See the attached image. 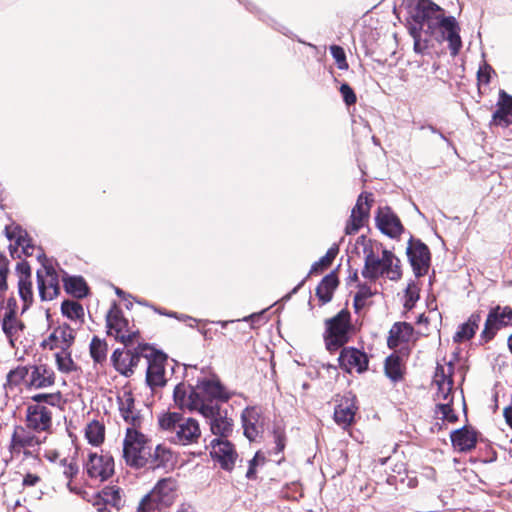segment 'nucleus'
Listing matches in <instances>:
<instances>
[{"label":"nucleus","mask_w":512,"mask_h":512,"mask_svg":"<svg viewBox=\"0 0 512 512\" xmlns=\"http://www.w3.org/2000/svg\"><path fill=\"white\" fill-rule=\"evenodd\" d=\"M176 496V481L172 478H164L157 482L155 487L146 494L138 506L140 512L161 510L170 506Z\"/></svg>","instance_id":"6"},{"label":"nucleus","mask_w":512,"mask_h":512,"mask_svg":"<svg viewBox=\"0 0 512 512\" xmlns=\"http://www.w3.org/2000/svg\"><path fill=\"white\" fill-rule=\"evenodd\" d=\"M62 273V281L65 291L77 298H82L87 294V285L81 276H69L65 271Z\"/></svg>","instance_id":"33"},{"label":"nucleus","mask_w":512,"mask_h":512,"mask_svg":"<svg viewBox=\"0 0 512 512\" xmlns=\"http://www.w3.org/2000/svg\"><path fill=\"white\" fill-rule=\"evenodd\" d=\"M375 220L378 229L390 238H396L403 232L400 219L389 207H380Z\"/></svg>","instance_id":"21"},{"label":"nucleus","mask_w":512,"mask_h":512,"mask_svg":"<svg viewBox=\"0 0 512 512\" xmlns=\"http://www.w3.org/2000/svg\"><path fill=\"white\" fill-rule=\"evenodd\" d=\"M1 326L10 345L15 348L17 343L21 342L25 328L24 323L17 317L3 316Z\"/></svg>","instance_id":"29"},{"label":"nucleus","mask_w":512,"mask_h":512,"mask_svg":"<svg viewBox=\"0 0 512 512\" xmlns=\"http://www.w3.org/2000/svg\"><path fill=\"white\" fill-rule=\"evenodd\" d=\"M366 305V302L365 301H359V302H356V296H354V307L355 309L358 311L360 309H362L364 306Z\"/></svg>","instance_id":"64"},{"label":"nucleus","mask_w":512,"mask_h":512,"mask_svg":"<svg viewBox=\"0 0 512 512\" xmlns=\"http://www.w3.org/2000/svg\"><path fill=\"white\" fill-rule=\"evenodd\" d=\"M512 124V96L500 90L496 110L490 121L491 126L508 127Z\"/></svg>","instance_id":"25"},{"label":"nucleus","mask_w":512,"mask_h":512,"mask_svg":"<svg viewBox=\"0 0 512 512\" xmlns=\"http://www.w3.org/2000/svg\"><path fill=\"white\" fill-rule=\"evenodd\" d=\"M385 374L394 382L402 378V364L398 355L392 354L386 358Z\"/></svg>","instance_id":"41"},{"label":"nucleus","mask_w":512,"mask_h":512,"mask_svg":"<svg viewBox=\"0 0 512 512\" xmlns=\"http://www.w3.org/2000/svg\"><path fill=\"white\" fill-rule=\"evenodd\" d=\"M407 256L417 277L427 273L430 264V252L424 243L411 238L407 247Z\"/></svg>","instance_id":"15"},{"label":"nucleus","mask_w":512,"mask_h":512,"mask_svg":"<svg viewBox=\"0 0 512 512\" xmlns=\"http://www.w3.org/2000/svg\"><path fill=\"white\" fill-rule=\"evenodd\" d=\"M114 368L122 375L128 377L131 375V360L128 350L116 349L111 357Z\"/></svg>","instance_id":"38"},{"label":"nucleus","mask_w":512,"mask_h":512,"mask_svg":"<svg viewBox=\"0 0 512 512\" xmlns=\"http://www.w3.org/2000/svg\"><path fill=\"white\" fill-rule=\"evenodd\" d=\"M63 466V475L71 481L78 473V466L73 460L63 459L61 461Z\"/></svg>","instance_id":"49"},{"label":"nucleus","mask_w":512,"mask_h":512,"mask_svg":"<svg viewBox=\"0 0 512 512\" xmlns=\"http://www.w3.org/2000/svg\"><path fill=\"white\" fill-rule=\"evenodd\" d=\"M355 411L356 407L353 400L351 398L344 397L335 407L334 420L337 424L345 428L353 422Z\"/></svg>","instance_id":"30"},{"label":"nucleus","mask_w":512,"mask_h":512,"mask_svg":"<svg viewBox=\"0 0 512 512\" xmlns=\"http://www.w3.org/2000/svg\"><path fill=\"white\" fill-rule=\"evenodd\" d=\"M5 234L10 241L15 242L14 246L10 244V251L12 256L19 252V248L21 249V253L25 256L33 255L36 248L32 245L31 239L28 237L26 231H24L21 227L17 225L6 226Z\"/></svg>","instance_id":"22"},{"label":"nucleus","mask_w":512,"mask_h":512,"mask_svg":"<svg viewBox=\"0 0 512 512\" xmlns=\"http://www.w3.org/2000/svg\"><path fill=\"white\" fill-rule=\"evenodd\" d=\"M413 327L406 322H396L389 331L387 345L391 349L397 348L403 343H407L413 336Z\"/></svg>","instance_id":"28"},{"label":"nucleus","mask_w":512,"mask_h":512,"mask_svg":"<svg viewBox=\"0 0 512 512\" xmlns=\"http://www.w3.org/2000/svg\"><path fill=\"white\" fill-rule=\"evenodd\" d=\"M451 442L454 448L464 452L475 447L477 438L473 431L463 427L451 433Z\"/></svg>","instance_id":"32"},{"label":"nucleus","mask_w":512,"mask_h":512,"mask_svg":"<svg viewBox=\"0 0 512 512\" xmlns=\"http://www.w3.org/2000/svg\"><path fill=\"white\" fill-rule=\"evenodd\" d=\"M85 438L93 446H100L105 439V426L98 420L89 422L85 428Z\"/></svg>","instance_id":"37"},{"label":"nucleus","mask_w":512,"mask_h":512,"mask_svg":"<svg viewBox=\"0 0 512 512\" xmlns=\"http://www.w3.org/2000/svg\"><path fill=\"white\" fill-rule=\"evenodd\" d=\"M129 358L131 360V375L133 374V369L136 367L141 359L140 355L138 353H134L130 350H128Z\"/></svg>","instance_id":"61"},{"label":"nucleus","mask_w":512,"mask_h":512,"mask_svg":"<svg viewBox=\"0 0 512 512\" xmlns=\"http://www.w3.org/2000/svg\"><path fill=\"white\" fill-rule=\"evenodd\" d=\"M93 505L96 508L97 512H110V511H108V508H107V506L109 504L104 502L103 500H101L100 495L98 496V499L96 500V502Z\"/></svg>","instance_id":"60"},{"label":"nucleus","mask_w":512,"mask_h":512,"mask_svg":"<svg viewBox=\"0 0 512 512\" xmlns=\"http://www.w3.org/2000/svg\"><path fill=\"white\" fill-rule=\"evenodd\" d=\"M325 327L324 337L327 349L331 352L339 349L348 342L352 330L349 311L343 309L334 317L327 319Z\"/></svg>","instance_id":"7"},{"label":"nucleus","mask_w":512,"mask_h":512,"mask_svg":"<svg viewBox=\"0 0 512 512\" xmlns=\"http://www.w3.org/2000/svg\"><path fill=\"white\" fill-rule=\"evenodd\" d=\"M276 443H277V449L278 451H282L284 449V438L283 436L278 433L275 435Z\"/></svg>","instance_id":"63"},{"label":"nucleus","mask_w":512,"mask_h":512,"mask_svg":"<svg viewBox=\"0 0 512 512\" xmlns=\"http://www.w3.org/2000/svg\"><path fill=\"white\" fill-rule=\"evenodd\" d=\"M329 266L330 263L323 256L311 266L309 274L319 273Z\"/></svg>","instance_id":"56"},{"label":"nucleus","mask_w":512,"mask_h":512,"mask_svg":"<svg viewBox=\"0 0 512 512\" xmlns=\"http://www.w3.org/2000/svg\"><path fill=\"white\" fill-rule=\"evenodd\" d=\"M173 398L175 404L181 409L197 411L201 415H212L213 413L212 406H205L203 401L199 398L196 386L191 387L184 383H179L174 388Z\"/></svg>","instance_id":"10"},{"label":"nucleus","mask_w":512,"mask_h":512,"mask_svg":"<svg viewBox=\"0 0 512 512\" xmlns=\"http://www.w3.org/2000/svg\"><path fill=\"white\" fill-rule=\"evenodd\" d=\"M210 446L211 457L220 464L221 468L231 471L238 458L232 443L227 439L214 438L211 440Z\"/></svg>","instance_id":"16"},{"label":"nucleus","mask_w":512,"mask_h":512,"mask_svg":"<svg viewBox=\"0 0 512 512\" xmlns=\"http://www.w3.org/2000/svg\"><path fill=\"white\" fill-rule=\"evenodd\" d=\"M492 68L487 64L481 66L477 72V79L479 84H488L490 82Z\"/></svg>","instance_id":"53"},{"label":"nucleus","mask_w":512,"mask_h":512,"mask_svg":"<svg viewBox=\"0 0 512 512\" xmlns=\"http://www.w3.org/2000/svg\"><path fill=\"white\" fill-rule=\"evenodd\" d=\"M503 415L506 423L512 428V407H506L503 411Z\"/></svg>","instance_id":"62"},{"label":"nucleus","mask_w":512,"mask_h":512,"mask_svg":"<svg viewBox=\"0 0 512 512\" xmlns=\"http://www.w3.org/2000/svg\"><path fill=\"white\" fill-rule=\"evenodd\" d=\"M330 53L333 56V58L337 64V67L339 69H341V70L348 69V63L346 61L345 51L342 47L337 46V45H332L330 47Z\"/></svg>","instance_id":"48"},{"label":"nucleus","mask_w":512,"mask_h":512,"mask_svg":"<svg viewBox=\"0 0 512 512\" xmlns=\"http://www.w3.org/2000/svg\"><path fill=\"white\" fill-rule=\"evenodd\" d=\"M339 252V246L337 244H333L324 255V258L332 264L333 260L336 258L337 254Z\"/></svg>","instance_id":"59"},{"label":"nucleus","mask_w":512,"mask_h":512,"mask_svg":"<svg viewBox=\"0 0 512 512\" xmlns=\"http://www.w3.org/2000/svg\"><path fill=\"white\" fill-rule=\"evenodd\" d=\"M265 457L257 452L254 457L249 461V468L246 472V477L248 479H253L256 474V466L264 463Z\"/></svg>","instance_id":"50"},{"label":"nucleus","mask_w":512,"mask_h":512,"mask_svg":"<svg viewBox=\"0 0 512 512\" xmlns=\"http://www.w3.org/2000/svg\"><path fill=\"white\" fill-rule=\"evenodd\" d=\"M101 500L108 503L110 506L114 508H119L121 505V494L120 490L115 487H110L104 489L100 494Z\"/></svg>","instance_id":"44"},{"label":"nucleus","mask_w":512,"mask_h":512,"mask_svg":"<svg viewBox=\"0 0 512 512\" xmlns=\"http://www.w3.org/2000/svg\"><path fill=\"white\" fill-rule=\"evenodd\" d=\"M365 262L362 276L369 281H376L381 276H386L392 281L401 278L400 260L389 250L381 246L364 247Z\"/></svg>","instance_id":"2"},{"label":"nucleus","mask_w":512,"mask_h":512,"mask_svg":"<svg viewBox=\"0 0 512 512\" xmlns=\"http://www.w3.org/2000/svg\"><path fill=\"white\" fill-rule=\"evenodd\" d=\"M17 272L19 274V280H30L31 279V268L27 262H21L17 265Z\"/></svg>","instance_id":"54"},{"label":"nucleus","mask_w":512,"mask_h":512,"mask_svg":"<svg viewBox=\"0 0 512 512\" xmlns=\"http://www.w3.org/2000/svg\"><path fill=\"white\" fill-rule=\"evenodd\" d=\"M338 360L340 366L349 373H362L368 367L367 355L356 348H343Z\"/></svg>","instance_id":"23"},{"label":"nucleus","mask_w":512,"mask_h":512,"mask_svg":"<svg viewBox=\"0 0 512 512\" xmlns=\"http://www.w3.org/2000/svg\"><path fill=\"white\" fill-rule=\"evenodd\" d=\"M34 404L27 406V427L36 432H47L52 427L51 407L61 404L62 396L57 393H39L31 397Z\"/></svg>","instance_id":"3"},{"label":"nucleus","mask_w":512,"mask_h":512,"mask_svg":"<svg viewBox=\"0 0 512 512\" xmlns=\"http://www.w3.org/2000/svg\"><path fill=\"white\" fill-rule=\"evenodd\" d=\"M29 377L26 380V386L30 389H42L50 387L55 382L53 370L46 365L29 366Z\"/></svg>","instance_id":"26"},{"label":"nucleus","mask_w":512,"mask_h":512,"mask_svg":"<svg viewBox=\"0 0 512 512\" xmlns=\"http://www.w3.org/2000/svg\"><path fill=\"white\" fill-rule=\"evenodd\" d=\"M174 456L170 448L165 445L159 444L155 447L154 451H151V460L147 466L150 468L167 467L172 465Z\"/></svg>","instance_id":"34"},{"label":"nucleus","mask_w":512,"mask_h":512,"mask_svg":"<svg viewBox=\"0 0 512 512\" xmlns=\"http://www.w3.org/2000/svg\"><path fill=\"white\" fill-rule=\"evenodd\" d=\"M408 29L414 40V51L418 54L427 49L429 37L437 31V40L448 42L452 56H456L462 47L457 20L453 16H444L441 7L431 0H418L412 10Z\"/></svg>","instance_id":"1"},{"label":"nucleus","mask_w":512,"mask_h":512,"mask_svg":"<svg viewBox=\"0 0 512 512\" xmlns=\"http://www.w3.org/2000/svg\"><path fill=\"white\" fill-rule=\"evenodd\" d=\"M37 285L39 296L42 301H51L60 293V276L55 268L46 263L37 270Z\"/></svg>","instance_id":"11"},{"label":"nucleus","mask_w":512,"mask_h":512,"mask_svg":"<svg viewBox=\"0 0 512 512\" xmlns=\"http://www.w3.org/2000/svg\"><path fill=\"white\" fill-rule=\"evenodd\" d=\"M90 354L95 362L101 363L104 361L107 354L106 342L98 337H94L90 343Z\"/></svg>","instance_id":"43"},{"label":"nucleus","mask_w":512,"mask_h":512,"mask_svg":"<svg viewBox=\"0 0 512 512\" xmlns=\"http://www.w3.org/2000/svg\"><path fill=\"white\" fill-rule=\"evenodd\" d=\"M29 366H18L7 374V383L10 386H18L22 383L26 384L29 377Z\"/></svg>","instance_id":"42"},{"label":"nucleus","mask_w":512,"mask_h":512,"mask_svg":"<svg viewBox=\"0 0 512 512\" xmlns=\"http://www.w3.org/2000/svg\"><path fill=\"white\" fill-rule=\"evenodd\" d=\"M108 334L114 336L124 345H131L138 338L137 331H131L128 320L123 317L121 309L114 304L106 316Z\"/></svg>","instance_id":"8"},{"label":"nucleus","mask_w":512,"mask_h":512,"mask_svg":"<svg viewBox=\"0 0 512 512\" xmlns=\"http://www.w3.org/2000/svg\"><path fill=\"white\" fill-rule=\"evenodd\" d=\"M145 351H149V353L145 354V358L147 360V371H146V382L152 388L162 387L166 384L165 378V363L167 357L164 353L160 351H156L154 349H150L148 347L144 348Z\"/></svg>","instance_id":"12"},{"label":"nucleus","mask_w":512,"mask_h":512,"mask_svg":"<svg viewBox=\"0 0 512 512\" xmlns=\"http://www.w3.org/2000/svg\"><path fill=\"white\" fill-rule=\"evenodd\" d=\"M41 443L42 440L38 436L20 427L12 435L10 448L12 452L20 453L21 450L35 449Z\"/></svg>","instance_id":"27"},{"label":"nucleus","mask_w":512,"mask_h":512,"mask_svg":"<svg viewBox=\"0 0 512 512\" xmlns=\"http://www.w3.org/2000/svg\"><path fill=\"white\" fill-rule=\"evenodd\" d=\"M340 93L343 97L344 102L347 105H352V104L356 103V100H357L356 95H355L354 91L352 90V88L347 83H343L341 85Z\"/></svg>","instance_id":"52"},{"label":"nucleus","mask_w":512,"mask_h":512,"mask_svg":"<svg viewBox=\"0 0 512 512\" xmlns=\"http://www.w3.org/2000/svg\"><path fill=\"white\" fill-rule=\"evenodd\" d=\"M375 294V292H373L371 290V287L368 286L367 284L365 283H360L358 284V291L357 293L355 294L356 296V302H359V301H367L369 298H371L373 295Z\"/></svg>","instance_id":"51"},{"label":"nucleus","mask_w":512,"mask_h":512,"mask_svg":"<svg viewBox=\"0 0 512 512\" xmlns=\"http://www.w3.org/2000/svg\"><path fill=\"white\" fill-rule=\"evenodd\" d=\"M196 391L205 406H212L213 413L217 412L218 402H226L231 393L216 378L203 379L197 382Z\"/></svg>","instance_id":"9"},{"label":"nucleus","mask_w":512,"mask_h":512,"mask_svg":"<svg viewBox=\"0 0 512 512\" xmlns=\"http://www.w3.org/2000/svg\"><path fill=\"white\" fill-rule=\"evenodd\" d=\"M54 356L57 369L60 372L67 374L76 370V365L71 356V349L56 351Z\"/></svg>","instance_id":"40"},{"label":"nucleus","mask_w":512,"mask_h":512,"mask_svg":"<svg viewBox=\"0 0 512 512\" xmlns=\"http://www.w3.org/2000/svg\"><path fill=\"white\" fill-rule=\"evenodd\" d=\"M7 273V267L3 264H0V292H3L7 289Z\"/></svg>","instance_id":"58"},{"label":"nucleus","mask_w":512,"mask_h":512,"mask_svg":"<svg viewBox=\"0 0 512 512\" xmlns=\"http://www.w3.org/2000/svg\"><path fill=\"white\" fill-rule=\"evenodd\" d=\"M436 401H438L435 409V415L443 422L454 423L458 417L452 409L453 403V382H447L436 385Z\"/></svg>","instance_id":"14"},{"label":"nucleus","mask_w":512,"mask_h":512,"mask_svg":"<svg viewBox=\"0 0 512 512\" xmlns=\"http://www.w3.org/2000/svg\"><path fill=\"white\" fill-rule=\"evenodd\" d=\"M418 299H419V288L414 282H411L408 284V286L405 290L404 306L407 309H411L415 305V303Z\"/></svg>","instance_id":"47"},{"label":"nucleus","mask_w":512,"mask_h":512,"mask_svg":"<svg viewBox=\"0 0 512 512\" xmlns=\"http://www.w3.org/2000/svg\"><path fill=\"white\" fill-rule=\"evenodd\" d=\"M511 322L512 309L510 307L497 306L493 308L486 319L482 337L486 340L492 339L500 328L509 325Z\"/></svg>","instance_id":"18"},{"label":"nucleus","mask_w":512,"mask_h":512,"mask_svg":"<svg viewBox=\"0 0 512 512\" xmlns=\"http://www.w3.org/2000/svg\"><path fill=\"white\" fill-rule=\"evenodd\" d=\"M123 458L132 468H143L151 460L150 439L139 429L127 428L123 440Z\"/></svg>","instance_id":"5"},{"label":"nucleus","mask_w":512,"mask_h":512,"mask_svg":"<svg viewBox=\"0 0 512 512\" xmlns=\"http://www.w3.org/2000/svg\"><path fill=\"white\" fill-rule=\"evenodd\" d=\"M17 301L14 297H11L7 300L6 306H5V313L3 316H10V317H17Z\"/></svg>","instance_id":"55"},{"label":"nucleus","mask_w":512,"mask_h":512,"mask_svg":"<svg viewBox=\"0 0 512 512\" xmlns=\"http://www.w3.org/2000/svg\"><path fill=\"white\" fill-rule=\"evenodd\" d=\"M453 366L449 363L446 367L437 366L435 375H434V384L439 385L447 382H453L452 379Z\"/></svg>","instance_id":"46"},{"label":"nucleus","mask_w":512,"mask_h":512,"mask_svg":"<svg viewBox=\"0 0 512 512\" xmlns=\"http://www.w3.org/2000/svg\"><path fill=\"white\" fill-rule=\"evenodd\" d=\"M75 330L67 324L57 326L49 336L43 340L42 347L49 350L71 349L75 341Z\"/></svg>","instance_id":"17"},{"label":"nucleus","mask_w":512,"mask_h":512,"mask_svg":"<svg viewBox=\"0 0 512 512\" xmlns=\"http://www.w3.org/2000/svg\"><path fill=\"white\" fill-rule=\"evenodd\" d=\"M338 285V279L335 273L326 275L316 288V295L322 303H327L332 299L333 292Z\"/></svg>","instance_id":"36"},{"label":"nucleus","mask_w":512,"mask_h":512,"mask_svg":"<svg viewBox=\"0 0 512 512\" xmlns=\"http://www.w3.org/2000/svg\"><path fill=\"white\" fill-rule=\"evenodd\" d=\"M119 411L123 420L130 424V428L138 429L142 424V416L135 408V400L131 391L124 390L118 396Z\"/></svg>","instance_id":"24"},{"label":"nucleus","mask_w":512,"mask_h":512,"mask_svg":"<svg viewBox=\"0 0 512 512\" xmlns=\"http://www.w3.org/2000/svg\"><path fill=\"white\" fill-rule=\"evenodd\" d=\"M85 471L91 479L105 481L114 473V460L109 454L90 452Z\"/></svg>","instance_id":"13"},{"label":"nucleus","mask_w":512,"mask_h":512,"mask_svg":"<svg viewBox=\"0 0 512 512\" xmlns=\"http://www.w3.org/2000/svg\"><path fill=\"white\" fill-rule=\"evenodd\" d=\"M371 196V194L366 193L359 195L356 205L352 209L350 220L346 225L347 234L356 233L364 225L365 220L369 216L371 203L373 202Z\"/></svg>","instance_id":"20"},{"label":"nucleus","mask_w":512,"mask_h":512,"mask_svg":"<svg viewBox=\"0 0 512 512\" xmlns=\"http://www.w3.org/2000/svg\"><path fill=\"white\" fill-rule=\"evenodd\" d=\"M19 295L24 302L23 310L27 309L33 300L32 282L30 280L18 281Z\"/></svg>","instance_id":"45"},{"label":"nucleus","mask_w":512,"mask_h":512,"mask_svg":"<svg viewBox=\"0 0 512 512\" xmlns=\"http://www.w3.org/2000/svg\"><path fill=\"white\" fill-rule=\"evenodd\" d=\"M244 435L250 441H256L264 432V418L257 407H247L241 414Z\"/></svg>","instance_id":"19"},{"label":"nucleus","mask_w":512,"mask_h":512,"mask_svg":"<svg viewBox=\"0 0 512 512\" xmlns=\"http://www.w3.org/2000/svg\"><path fill=\"white\" fill-rule=\"evenodd\" d=\"M159 425L171 433L172 442L180 445L195 443L201 435L198 422L193 418H184L177 413H168L160 417Z\"/></svg>","instance_id":"4"},{"label":"nucleus","mask_w":512,"mask_h":512,"mask_svg":"<svg viewBox=\"0 0 512 512\" xmlns=\"http://www.w3.org/2000/svg\"><path fill=\"white\" fill-rule=\"evenodd\" d=\"M481 321V314L479 312L473 313L468 321L459 327L453 339L455 342H462L471 339L479 327Z\"/></svg>","instance_id":"35"},{"label":"nucleus","mask_w":512,"mask_h":512,"mask_svg":"<svg viewBox=\"0 0 512 512\" xmlns=\"http://www.w3.org/2000/svg\"><path fill=\"white\" fill-rule=\"evenodd\" d=\"M41 481L40 477L33 473H27L23 477V485L26 487H33L36 486Z\"/></svg>","instance_id":"57"},{"label":"nucleus","mask_w":512,"mask_h":512,"mask_svg":"<svg viewBox=\"0 0 512 512\" xmlns=\"http://www.w3.org/2000/svg\"><path fill=\"white\" fill-rule=\"evenodd\" d=\"M204 417L210 420L211 432L213 435L219 436L218 438L225 439L232 432V419L228 418L226 415H222L219 408H217V412L214 413L213 416Z\"/></svg>","instance_id":"31"},{"label":"nucleus","mask_w":512,"mask_h":512,"mask_svg":"<svg viewBox=\"0 0 512 512\" xmlns=\"http://www.w3.org/2000/svg\"><path fill=\"white\" fill-rule=\"evenodd\" d=\"M61 312L64 316L73 321L83 322L84 308L83 306L73 300H65L61 305Z\"/></svg>","instance_id":"39"}]
</instances>
